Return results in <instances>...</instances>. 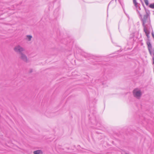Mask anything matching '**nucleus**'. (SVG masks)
<instances>
[{
	"label": "nucleus",
	"mask_w": 154,
	"mask_h": 154,
	"mask_svg": "<svg viewBox=\"0 0 154 154\" xmlns=\"http://www.w3.org/2000/svg\"><path fill=\"white\" fill-rule=\"evenodd\" d=\"M144 9L145 14L143 15H142L140 19L142 23V25L143 28L151 27L150 25V11L149 10L146 9L145 7Z\"/></svg>",
	"instance_id": "nucleus-1"
},
{
	"label": "nucleus",
	"mask_w": 154,
	"mask_h": 154,
	"mask_svg": "<svg viewBox=\"0 0 154 154\" xmlns=\"http://www.w3.org/2000/svg\"><path fill=\"white\" fill-rule=\"evenodd\" d=\"M14 50L17 53L20 54L23 53V52L25 51V50L20 45H17L14 48Z\"/></svg>",
	"instance_id": "nucleus-2"
},
{
	"label": "nucleus",
	"mask_w": 154,
	"mask_h": 154,
	"mask_svg": "<svg viewBox=\"0 0 154 154\" xmlns=\"http://www.w3.org/2000/svg\"><path fill=\"white\" fill-rule=\"evenodd\" d=\"M134 96L137 99H139L142 95L141 93L140 90H137L135 89L133 91Z\"/></svg>",
	"instance_id": "nucleus-3"
},
{
	"label": "nucleus",
	"mask_w": 154,
	"mask_h": 154,
	"mask_svg": "<svg viewBox=\"0 0 154 154\" xmlns=\"http://www.w3.org/2000/svg\"><path fill=\"white\" fill-rule=\"evenodd\" d=\"M20 58L25 62H28V60L26 56L23 53L20 54Z\"/></svg>",
	"instance_id": "nucleus-4"
},
{
	"label": "nucleus",
	"mask_w": 154,
	"mask_h": 154,
	"mask_svg": "<svg viewBox=\"0 0 154 154\" xmlns=\"http://www.w3.org/2000/svg\"><path fill=\"white\" fill-rule=\"evenodd\" d=\"M151 27H147L143 28V31L145 33L146 36L148 38H149V34L150 33V32L149 31V29Z\"/></svg>",
	"instance_id": "nucleus-5"
},
{
	"label": "nucleus",
	"mask_w": 154,
	"mask_h": 154,
	"mask_svg": "<svg viewBox=\"0 0 154 154\" xmlns=\"http://www.w3.org/2000/svg\"><path fill=\"white\" fill-rule=\"evenodd\" d=\"M146 44L148 45V49H152V46L149 40L147 41Z\"/></svg>",
	"instance_id": "nucleus-6"
},
{
	"label": "nucleus",
	"mask_w": 154,
	"mask_h": 154,
	"mask_svg": "<svg viewBox=\"0 0 154 154\" xmlns=\"http://www.w3.org/2000/svg\"><path fill=\"white\" fill-rule=\"evenodd\" d=\"M33 153L34 154H42L43 152L42 150H38L34 151L33 152Z\"/></svg>",
	"instance_id": "nucleus-7"
},
{
	"label": "nucleus",
	"mask_w": 154,
	"mask_h": 154,
	"mask_svg": "<svg viewBox=\"0 0 154 154\" xmlns=\"http://www.w3.org/2000/svg\"><path fill=\"white\" fill-rule=\"evenodd\" d=\"M133 2L134 4V5L137 8L138 7V9L139 10H140V7L137 5V2L136 0H133Z\"/></svg>",
	"instance_id": "nucleus-8"
},
{
	"label": "nucleus",
	"mask_w": 154,
	"mask_h": 154,
	"mask_svg": "<svg viewBox=\"0 0 154 154\" xmlns=\"http://www.w3.org/2000/svg\"><path fill=\"white\" fill-rule=\"evenodd\" d=\"M26 37V40H27L28 41H31V38H32V36L31 35H27Z\"/></svg>",
	"instance_id": "nucleus-9"
},
{
	"label": "nucleus",
	"mask_w": 154,
	"mask_h": 154,
	"mask_svg": "<svg viewBox=\"0 0 154 154\" xmlns=\"http://www.w3.org/2000/svg\"><path fill=\"white\" fill-rule=\"evenodd\" d=\"M136 11H137V14L139 15V18H140V17H141L142 15L140 13V12L138 11V9H137H137H136Z\"/></svg>",
	"instance_id": "nucleus-10"
},
{
	"label": "nucleus",
	"mask_w": 154,
	"mask_h": 154,
	"mask_svg": "<svg viewBox=\"0 0 154 154\" xmlns=\"http://www.w3.org/2000/svg\"><path fill=\"white\" fill-rule=\"evenodd\" d=\"M149 7L151 8L154 9V3L153 4H150L149 5Z\"/></svg>",
	"instance_id": "nucleus-11"
},
{
	"label": "nucleus",
	"mask_w": 154,
	"mask_h": 154,
	"mask_svg": "<svg viewBox=\"0 0 154 154\" xmlns=\"http://www.w3.org/2000/svg\"><path fill=\"white\" fill-rule=\"evenodd\" d=\"M144 2L146 5L148 6L149 5V2L148 0H144Z\"/></svg>",
	"instance_id": "nucleus-12"
},
{
	"label": "nucleus",
	"mask_w": 154,
	"mask_h": 154,
	"mask_svg": "<svg viewBox=\"0 0 154 154\" xmlns=\"http://www.w3.org/2000/svg\"><path fill=\"white\" fill-rule=\"evenodd\" d=\"M133 37H134V35L133 34H131L130 35V39H133Z\"/></svg>",
	"instance_id": "nucleus-13"
},
{
	"label": "nucleus",
	"mask_w": 154,
	"mask_h": 154,
	"mask_svg": "<svg viewBox=\"0 0 154 154\" xmlns=\"http://www.w3.org/2000/svg\"><path fill=\"white\" fill-rule=\"evenodd\" d=\"M83 55L84 56L85 58H87V57L89 56L88 54H85L84 55Z\"/></svg>",
	"instance_id": "nucleus-14"
},
{
	"label": "nucleus",
	"mask_w": 154,
	"mask_h": 154,
	"mask_svg": "<svg viewBox=\"0 0 154 154\" xmlns=\"http://www.w3.org/2000/svg\"><path fill=\"white\" fill-rule=\"evenodd\" d=\"M152 49H148V50H149V53H150V54L151 55H152Z\"/></svg>",
	"instance_id": "nucleus-15"
},
{
	"label": "nucleus",
	"mask_w": 154,
	"mask_h": 154,
	"mask_svg": "<svg viewBox=\"0 0 154 154\" xmlns=\"http://www.w3.org/2000/svg\"><path fill=\"white\" fill-rule=\"evenodd\" d=\"M152 37H153V38L154 39V33L153 32L152 33Z\"/></svg>",
	"instance_id": "nucleus-16"
},
{
	"label": "nucleus",
	"mask_w": 154,
	"mask_h": 154,
	"mask_svg": "<svg viewBox=\"0 0 154 154\" xmlns=\"http://www.w3.org/2000/svg\"><path fill=\"white\" fill-rule=\"evenodd\" d=\"M152 60H153V64H154V57H152Z\"/></svg>",
	"instance_id": "nucleus-17"
},
{
	"label": "nucleus",
	"mask_w": 154,
	"mask_h": 154,
	"mask_svg": "<svg viewBox=\"0 0 154 154\" xmlns=\"http://www.w3.org/2000/svg\"><path fill=\"white\" fill-rule=\"evenodd\" d=\"M153 55L154 56V48L153 51Z\"/></svg>",
	"instance_id": "nucleus-18"
},
{
	"label": "nucleus",
	"mask_w": 154,
	"mask_h": 154,
	"mask_svg": "<svg viewBox=\"0 0 154 154\" xmlns=\"http://www.w3.org/2000/svg\"><path fill=\"white\" fill-rule=\"evenodd\" d=\"M32 72V69H30V72L31 73Z\"/></svg>",
	"instance_id": "nucleus-19"
},
{
	"label": "nucleus",
	"mask_w": 154,
	"mask_h": 154,
	"mask_svg": "<svg viewBox=\"0 0 154 154\" xmlns=\"http://www.w3.org/2000/svg\"><path fill=\"white\" fill-rule=\"evenodd\" d=\"M99 124L98 123L97 124V126H99Z\"/></svg>",
	"instance_id": "nucleus-20"
},
{
	"label": "nucleus",
	"mask_w": 154,
	"mask_h": 154,
	"mask_svg": "<svg viewBox=\"0 0 154 154\" xmlns=\"http://www.w3.org/2000/svg\"><path fill=\"white\" fill-rule=\"evenodd\" d=\"M97 57V56H93V58H94V57Z\"/></svg>",
	"instance_id": "nucleus-21"
}]
</instances>
